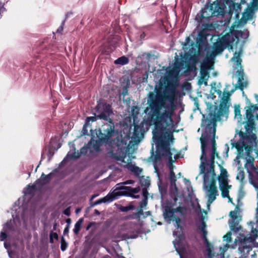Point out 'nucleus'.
<instances>
[{"mask_svg":"<svg viewBox=\"0 0 258 258\" xmlns=\"http://www.w3.org/2000/svg\"><path fill=\"white\" fill-rule=\"evenodd\" d=\"M155 144H156L157 150L156 155L154 157V167L155 172L156 173L157 176L160 178V173L159 172L157 164H160L162 159L167 161V165L170 171L169 180L171 186H174L176 191L177 190L175 182L176 181V176L173 171L174 166L173 163L174 160L172 159V155L176 152L174 149H171L170 144L168 140L165 139L164 136H156L153 137Z\"/></svg>","mask_w":258,"mask_h":258,"instance_id":"nucleus-4","label":"nucleus"},{"mask_svg":"<svg viewBox=\"0 0 258 258\" xmlns=\"http://www.w3.org/2000/svg\"><path fill=\"white\" fill-rule=\"evenodd\" d=\"M249 36V32L247 30L244 31L232 30L221 37L219 40L213 44V50L210 51L211 47L208 44H201L199 45V52L203 51V46L204 50L210 54H215V57L218 54L223 52L225 49L228 48L232 49L234 45H237L240 39H246Z\"/></svg>","mask_w":258,"mask_h":258,"instance_id":"nucleus-5","label":"nucleus"},{"mask_svg":"<svg viewBox=\"0 0 258 258\" xmlns=\"http://www.w3.org/2000/svg\"><path fill=\"white\" fill-rule=\"evenodd\" d=\"M140 181L141 185L146 187H148L150 185V181L149 179H146L144 176L140 177Z\"/></svg>","mask_w":258,"mask_h":258,"instance_id":"nucleus-36","label":"nucleus"},{"mask_svg":"<svg viewBox=\"0 0 258 258\" xmlns=\"http://www.w3.org/2000/svg\"><path fill=\"white\" fill-rule=\"evenodd\" d=\"M130 169L137 177H140V175L142 172V169L135 165H132Z\"/></svg>","mask_w":258,"mask_h":258,"instance_id":"nucleus-31","label":"nucleus"},{"mask_svg":"<svg viewBox=\"0 0 258 258\" xmlns=\"http://www.w3.org/2000/svg\"><path fill=\"white\" fill-rule=\"evenodd\" d=\"M255 110H258V107L255 105L250 104L248 107V109L246 110V116L247 118H251L252 116V112H254ZM257 118L258 119V114L257 115Z\"/></svg>","mask_w":258,"mask_h":258,"instance_id":"nucleus-27","label":"nucleus"},{"mask_svg":"<svg viewBox=\"0 0 258 258\" xmlns=\"http://www.w3.org/2000/svg\"><path fill=\"white\" fill-rule=\"evenodd\" d=\"M134 183V181L133 180H126L123 182H121V183H117L116 185V188H117L118 187H120L121 186H123V185H126V184H133Z\"/></svg>","mask_w":258,"mask_h":258,"instance_id":"nucleus-41","label":"nucleus"},{"mask_svg":"<svg viewBox=\"0 0 258 258\" xmlns=\"http://www.w3.org/2000/svg\"><path fill=\"white\" fill-rule=\"evenodd\" d=\"M214 58L215 54H210L207 52L206 57L202 63L201 68L209 70L212 69L213 68L212 67L214 64L213 60Z\"/></svg>","mask_w":258,"mask_h":258,"instance_id":"nucleus-16","label":"nucleus"},{"mask_svg":"<svg viewBox=\"0 0 258 258\" xmlns=\"http://www.w3.org/2000/svg\"><path fill=\"white\" fill-rule=\"evenodd\" d=\"M254 98H255V99H256V101L257 102V104H258V95L256 94H255L254 95Z\"/></svg>","mask_w":258,"mask_h":258,"instance_id":"nucleus-64","label":"nucleus"},{"mask_svg":"<svg viewBox=\"0 0 258 258\" xmlns=\"http://www.w3.org/2000/svg\"><path fill=\"white\" fill-rule=\"evenodd\" d=\"M94 214L96 215H99L100 214V213L98 210L95 209L94 210Z\"/></svg>","mask_w":258,"mask_h":258,"instance_id":"nucleus-59","label":"nucleus"},{"mask_svg":"<svg viewBox=\"0 0 258 258\" xmlns=\"http://www.w3.org/2000/svg\"><path fill=\"white\" fill-rule=\"evenodd\" d=\"M69 228H70V227H69V225H67L63 230V234L64 235L68 234L69 233Z\"/></svg>","mask_w":258,"mask_h":258,"instance_id":"nucleus-55","label":"nucleus"},{"mask_svg":"<svg viewBox=\"0 0 258 258\" xmlns=\"http://www.w3.org/2000/svg\"><path fill=\"white\" fill-rule=\"evenodd\" d=\"M253 149V148L251 149V151L248 154L246 153V150L243 149V154L241 155V156H240L239 152H237L238 154L235 159V160H237L238 164H239L240 163V161L239 160L240 158H245L246 159V163L244 165V167L248 174L257 170L253 164L254 159L250 155L252 152Z\"/></svg>","mask_w":258,"mask_h":258,"instance_id":"nucleus-12","label":"nucleus"},{"mask_svg":"<svg viewBox=\"0 0 258 258\" xmlns=\"http://www.w3.org/2000/svg\"><path fill=\"white\" fill-rule=\"evenodd\" d=\"M231 185H229L227 182V181L225 179H221L219 181V188H230Z\"/></svg>","mask_w":258,"mask_h":258,"instance_id":"nucleus-35","label":"nucleus"},{"mask_svg":"<svg viewBox=\"0 0 258 258\" xmlns=\"http://www.w3.org/2000/svg\"><path fill=\"white\" fill-rule=\"evenodd\" d=\"M103 144H106L105 143L101 141V135L98 137V140H95L91 138L87 146L83 147L80 151H76V148L74 147L73 151L69 152L62 162H66L68 159H77L81 155H86L88 150L91 154L99 152L100 151V147Z\"/></svg>","mask_w":258,"mask_h":258,"instance_id":"nucleus-8","label":"nucleus"},{"mask_svg":"<svg viewBox=\"0 0 258 258\" xmlns=\"http://www.w3.org/2000/svg\"><path fill=\"white\" fill-rule=\"evenodd\" d=\"M98 196V194H94L91 197V200H93V199L95 198L96 197H97V196Z\"/></svg>","mask_w":258,"mask_h":258,"instance_id":"nucleus-63","label":"nucleus"},{"mask_svg":"<svg viewBox=\"0 0 258 258\" xmlns=\"http://www.w3.org/2000/svg\"><path fill=\"white\" fill-rule=\"evenodd\" d=\"M174 209H171L169 207H166L163 211V215L165 219H168L170 221L171 220L175 221V226L177 228H180L181 219L175 215Z\"/></svg>","mask_w":258,"mask_h":258,"instance_id":"nucleus-14","label":"nucleus"},{"mask_svg":"<svg viewBox=\"0 0 258 258\" xmlns=\"http://www.w3.org/2000/svg\"><path fill=\"white\" fill-rule=\"evenodd\" d=\"M140 190V187L133 188L131 186H121L115 188L114 190V195L116 198L118 199L120 196H127L132 197L133 199L139 198V195H135Z\"/></svg>","mask_w":258,"mask_h":258,"instance_id":"nucleus-11","label":"nucleus"},{"mask_svg":"<svg viewBox=\"0 0 258 258\" xmlns=\"http://www.w3.org/2000/svg\"><path fill=\"white\" fill-rule=\"evenodd\" d=\"M91 126L90 124H88V123H84L82 131V135H88V129L87 128L88 127H90Z\"/></svg>","mask_w":258,"mask_h":258,"instance_id":"nucleus-42","label":"nucleus"},{"mask_svg":"<svg viewBox=\"0 0 258 258\" xmlns=\"http://www.w3.org/2000/svg\"><path fill=\"white\" fill-rule=\"evenodd\" d=\"M156 94L150 92L148 95L149 106L145 110L147 115L146 121L149 124L155 125L153 137L164 136L166 127L172 122V116L175 107L174 102H165V91L164 94L160 88L155 89Z\"/></svg>","mask_w":258,"mask_h":258,"instance_id":"nucleus-2","label":"nucleus"},{"mask_svg":"<svg viewBox=\"0 0 258 258\" xmlns=\"http://www.w3.org/2000/svg\"><path fill=\"white\" fill-rule=\"evenodd\" d=\"M116 199L115 195H114V190L112 192L109 193L105 197L103 198L100 199L93 204H91V207H93L97 205L101 204L102 203H110Z\"/></svg>","mask_w":258,"mask_h":258,"instance_id":"nucleus-18","label":"nucleus"},{"mask_svg":"<svg viewBox=\"0 0 258 258\" xmlns=\"http://www.w3.org/2000/svg\"><path fill=\"white\" fill-rule=\"evenodd\" d=\"M227 171H226V170H224V172H223L222 173V176L224 177V176H226L227 177Z\"/></svg>","mask_w":258,"mask_h":258,"instance_id":"nucleus-62","label":"nucleus"},{"mask_svg":"<svg viewBox=\"0 0 258 258\" xmlns=\"http://www.w3.org/2000/svg\"><path fill=\"white\" fill-rule=\"evenodd\" d=\"M64 22H65V21L63 20L61 23V26L57 29V31H56L57 33H60L62 31L63 26L64 24Z\"/></svg>","mask_w":258,"mask_h":258,"instance_id":"nucleus-52","label":"nucleus"},{"mask_svg":"<svg viewBox=\"0 0 258 258\" xmlns=\"http://www.w3.org/2000/svg\"><path fill=\"white\" fill-rule=\"evenodd\" d=\"M179 158H180V154H174V160H176L177 159H178Z\"/></svg>","mask_w":258,"mask_h":258,"instance_id":"nucleus-57","label":"nucleus"},{"mask_svg":"<svg viewBox=\"0 0 258 258\" xmlns=\"http://www.w3.org/2000/svg\"><path fill=\"white\" fill-rule=\"evenodd\" d=\"M68 246V244L66 242L63 237H62L61 238V243H60V249L62 251H64L67 249Z\"/></svg>","mask_w":258,"mask_h":258,"instance_id":"nucleus-40","label":"nucleus"},{"mask_svg":"<svg viewBox=\"0 0 258 258\" xmlns=\"http://www.w3.org/2000/svg\"><path fill=\"white\" fill-rule=\"evenodd\" d=\"M63 213L67 215V216H69L70 215H71V212H70V208H67V209H66L63 211Z\"/></svg>","mask_w":258,"mask_h":258,"instance_id":"nucleus-50","label":"nucleus"},{"mask_svg":"<svg viewBox=\"0 0 258 258\" xmlns=\"http://www.w3.org/2000/svg\"><path fill=\"white\" fill-rule=\"evenodd\" d=\"M225 149L226 150V154H227V156H228V152L229 151V146H228V145L227 144H226L225 145Z\"/></svg>","mask_w":258,"mask_h":258,"instance_id":"nucleus-56","label":"nucleus"},{"mask_svg":"<svg viewBox=\"0 0 258 258\" xmlns=\"http://www.w3.org/2000/svg\"><path fill=\"white\" fill-rule=\"evenodd\" d=\"M209 70L201 68V76L198 82L200 85H201L202 84H204L206 86L208 85V80L209 78Z\"/></svg>","mask_w":258,"mask_h":258,"instance_id":"nucleus-19","label":"nucleus"},{"mask_svg":"<svg viewBox=\"0 0 258 258\" xmlns=\"http://www.w3.org/2000/svg\"><path fill=\"white\" fill-rule=\"evenodd\" d=\"M57 223H54L53 225V230L55 231L56 229Z\"/></svg>","mask_w":258,"mask_h":258,"instance_id":"nucleus-60","label":"nucleus"},{"mask_svg":"<svg viewBox=\"0 0 258 258\" xmlns=\"http://www.w3.org/2000/svg\"><path fill=\"white\" fill-rule=\"evenodd\" d=\"M231 232H229L227 234L224 235L223 236L224 240H226L227 241V243L224 245L223 248V251L225 252L227 249L229 248V243L231 242L232 241V238H231Z\"/></svg>","mask_w":258,"mask_h":258,"instance_id":"nucleus-29","label":"nucleus"},{"mask_svg":"<svg viewBox=\"0 0 258 258\" xmlns=\"http://www.w3.org/2000/svg\"><path fill=\"white\" fill-rule=\"evenodd\" d=\"M235 117L240 121L242 119V115L240 114V109L239 105L235 106L234 108Z\"/></svg>","mask_w":258,"mask_h":258,"instance_id":"nucleus-33","label":"nucleus"},{"mask_svg":"<svg viewBox=\"0 0 258 258\" xmlns=\"http://www.w3.org/2000/svg\"><path fill=\"white\" fill-rule=\"evenodd\" d=\"M248 118V121L245 125V132L240 131L238 134L239 140L237 141H231L232 147H235L237 149L240 156L243 154V149L246 150V153L248 154L251 149L256 146V137L252 133L254 124L251 118Z\"/></svg>","mask_w":258,"mask_h":258,"instance_id":"nucleus-7","label":"nucleus"},{"mask_svg":"<svg viewBox=\"0 0 258 258\" xmlns=\"http://www.w3.org/2000/svg\"><path fill=\"white\" fill-rule=\"evenodd\" d=\"M98 119L97 117V114L95 116H89L87 117L85 120V123H88V124H90V122H94L97 120V119Z\"/></svg>","mask_w":258,"mask_h":258,"instance_id":"nucleus-43","label":"nucleus"},{"mask_svg":"<svg viewBox=\"0 0 258 258\" xmlns=\"http://www.w3.org/2000/svg\"><path fill=\"white\" fill-rule=\"evenodd\" d=\"M255 219L256 224L258 226V202L257 203V208L256 209V214H255Z\"/></svg>","mask_w":258,"mask_h":258,"instance_id":"nucleus-53","label":"nucleus"},{"mask_svg":"<svg viewBox=\"0 0 258 258\" xmlns=\"http://www.w3.org/2000/svg\"><path fill=\"white\" fill-rule=\"evenodd\" d=\"M201 126L204 131L200 138L202 150L200 174H204V188L208 198L207 206L210 207L219 195L214 171L215 158L216 156L219 157L215 139L216 120L214 118L206 119L205 115H203Z\"/></svg>","mask_w":258,"mask_h":258,"instance_id":"nucleus-1","label":"nucleus"},{"mask_svg":"<svg viewBox=\"0 0 258 258\" xmlns=\"http://www.w3.org/2000/svg\"><path fill=\"white\" fill-rule=\"evenodd\" d=\"M196 70V64L187 63V71L188 72H194Z\"/></svg>","mask_w":258,"mask_h":258,"instance_id":"nucleus-44","label":"nucleus"},{"mask_svg":"<svg viewBox=\"0 0 258 258\" xmlns=\"http://www.w3.org/2000/svg\"><path fill=\"white\" fill-rule=\"evenodd\" d=\"M143 125H135L134 126V132L132 138L134 140H139L143 135Z\"/></svg>","mask_w":258,"mask_h":258,"instance_id":"nucleus-24","label":"nucleus"},{"mask_svg":"<svg viewBox=\"0 0 258 258\" xmlns=\"http://www.w3.org/2000/svg\"><path fill=\"white\" fill-rule=\"evenodd\" d=\"M229 188H220L221 191V195L223 198H228L230 201L231 200L229 195Z\"/></svg>","mask_w":258,"mask_h":258,"instance_id":"nucleus-34","label":"nucleus"},{"mask_svg":"<svg viewBox=\"0 0 258 258\" xmlns=\"http://www.w3.org/2000/svg\"><path fill=\"white\" fill-rule=\"evenodd\" d=\"M95 109L98 119L107 121L103 124L99 130V135H101V141L112 147L115 141L113 139L115 134V127L114 122L110 118V116L113 114L111 106L106 103L100 102L98 103Z\"/></svg>","mask_w":258,"mask_h":258,"instance_id":"nucleus-6","label":"nucleus"},{"mask_svg":"<svg viewBox=\"0 0 258 258\" xmlns=\"http://www.w3.org/2000/svg\"><path fill=\"white\" fill-rule=\"evenodd\" d=\"M95 225H96V223L95 222H92L89 223V224L86 226V230H89L92 226Z\"/></svg>","mask_w":258,"mask_h":258,"instance_id":"nucleus-51","label":"nucleus"},{"mask_svg":"<svg viewBox=\"0 0 258 258\" xmlns=\"http://www.w3.org/2000/svg\"><path fill=\"white\" fill-rule=\"evenodd\" d=\"M128 62H129V59L127 57H126L125 56H122L118 58L114 62V63L115 64H120L121 66L126 64Z\"/></svg>","mask_w":258,"mask_h":258,"instance_id":"nucleus-28","label":"nucleus"},{"mask_svg":"<svg viewBox=\"0 0 258 258\" xmlns=\"http://www.w3.org/2000/svg\"><path fill=\"white\" fill-rule=\"evenodd\" d=\"M166 86L165 87V93L168 95H165V98L172 103L174 102L176 93V88L178 86L179 80L164 78Z\"/></svg>","mask_w":258,"mask_h":258,"instance_id":"nucleus-10","label":"nucleus"},{"mask_svg":"<svg viewBox=\"0 0 258 258\" xmlns=\"http://www.w3.org/2000/svg\"><path fill=\"white\" fill-rule=\"evenodd\" d=\"M58 238V235L56 233L52 231L50 232L49 234V242L50 243L53 242V239L57 240Z\"/></svg>","mask_w":258,"mask_h":258,"instance_id":"nucleus-38","label":"nucleus"},{"mask_svg":"<svg viewBox=\"0 0 258 258\" xmlns=\"http://www.w3.org/2000/svg\"><path fill=\"white\" fill-rule=\"evenodd\" d=\"M199 61V56L198 55H190L187 59V63L196 64Z\"/></svg>","mask_w":258,"mask_h":258,"instance_id":"nucleus-32","label":"nucleus"},{"mask_svg":"<svg viewBox=\"0 0 258 258\" xmlns=\"http://www.w3.org/2000/svg\"><path fill=\"white\" fill-rule=\"evenodd\" d=\"M200 223H197V226L198 228L201 230L202 233V238L203 240L204 243L207 247H209L210 244L207 239L208 232L206 230L207 225L205 222L204 221V217L202 215L200 218Z\"/></svg>","mask_w":258,"mask_h":258,"instance_id":"nucleus-15","label":"nucleus"},{"mask_svg":"<svg viewBox=\"0 0 258 258\" xmlns=\"http://www.w3.org/2000/svg\"><path fill=\"white\" fill-rule=\"evenodd\" d=\"M52 172H50L46 175L44 174V176H43V184H47L49 183L52 178Z\"/></svg>","mask_w":258,"mask_h":258,"instance_id":"nucleus-37","label":"nucleus"},{"mask_svg":"<svg viewBox=\"0 0 258 258\" xmlns=\"http://www.w3.org/2000/svg\"><path fill=\"white\" fill-rule=\"evenodd\" d=\"M242 54V48L239 50L238 52H235L233 56L231 58V61L234 62L233 66L234 69L236 70V76L237 77V84L239 88L241 90H243L244 88L246 87L247 85V81L244 78L243 71L242 69L241 62L242 59L241 56Z\"/></svg>","mask_w":258,"mask_h":258,"instance_id":"nucleus-9","label":"nucleus"},{"mask_svg":"<svg viewBox=\"0 0 258 258\" xmlns=\"http://www.w3.org/2000/svg\"><path fill=\"white\" fill-rule=\"evenodd\" d=\"M145 36H146V34L144 32H143L140 35L141 38H142V39L144 38Z\"/></svg>","mask_w":258,"mask_h":258,"instance_id":"nucleus-61","label":"nucleus"},{"mask_svg":"<svg viewBox=\"0 0 258 258\" xmlns=\"http://www.w3.org/2000/svg\"><path fill=\"white\" fill-rule=\"evenodd\" d=\"M249 182L254 187L258 189V171H255L248 174Z\"/></svg>","mask_w":258,"mask_h":258,"instance_id":"nucleus-21","label":"nucleus"},{"mask_svg":"<svg viewBox=\"0 0 258 258\" xmlns=\"http://www.w3.org/2000/svg\"><path fill=\"white\" fill-rule=\"evenodd\" d=\"M133 206H126V207H122L120 209L121 211L122 212H127L130 210L133 209Z\"/></svg>","mask_w":258,"mask_h":258,"instance_id":"nucleus-49","label":"nucleus"},{"mask_svg":"<svg viewBox=\"0 0 258 258\" xmlns=\"http://www.w3.org/2000/svg\"><path fill=\"white\" fill-rule=\"evenodd\" d=\"M16 226L14 220H10L8 221L3 227V230L5 231H14L15 230Z\"/></svg>","mask_w":258,"mask_h":258,"instance_id":"nucleus-25","label":"nucleus"},{"mask_svg":"<svg viewBox=\"0 0 258 258\" xmlns=\"http://www.w3.org/2000/svg\"><path fill=\"white\" fill-rule=\"evenodd\" d=\"M230 95L231 94L229 92H223L220 104V109H226L228 107Z\"/></svg>","mask_w":258,"mask_h":258,"instance_id":"nucleus-20","label":"nucleus"},{"mask_svg":"<svg viewBox=\"0 0 258 258\" xmlns=\"http://www.w3.org/2000/svg\"><path fill=\"white\" fill-rule=\"evenodd\" d=\"M142 195L144 199L148 200V192L146 188H143L142 189Z\"/></svg>","mask_w":258,"mask_h":258,"instance_id":"nucleus-48","label":"nucleus"},{"mask_svg":"<svg viewBox=\"0 0 258 258\" xmlns=\"http://www.w3.org/2000/svg\"><path fill=\"white\" fill-rule=\"evenodd\" d=\"M66 223H67V225H69V227H70V225L71 223V220L70 218H68L66 219Z\"/></svg>","mask_w":258,"mask_h":258,"instance_id":"nucleus-58","label":"nucleus"},{"mask_svg":"<svg viewBox=\"0 0 258 258\" xmlns=\"http://www.w3.org/2000/svg\"><path fill=\"white\" fill-rule=\"evenodd\" d=\"M241 212L240 209L236 207L233 211L230 212V219L228 221L230 230L234 233L239 232L235 239L238 241L240 253L239 258H256V254L252 249L255 239L258 237V230L252 228L250 234L242 229L239 224L242 218Z\"/></svg>","mask_w":258,"mask_h":258,"instance_id":"nucleus-3","label":"nucleus"},{"mask_svg":"<svg viewBox=\"0 0 258 258\" xmlns=\"http://www.w3.org/2000/svg\"><path fill=\"white\" fill-rule=\"evenodd\" d=\"M138 237V235L137 234H134V235H128L127 234H124L122 235V237L123 239H134Z\"/></svg>","mask_w":258,"mask_h":258,"instance_id":"nucleus-46","label":"nucleus"},{"mask_svg":"<svg viewBox=\"0 0 258 258\" xmlns=\"http://www.w3.org/2000/svg\"><path fill=\"white\" fill-rule=\"evenodd\" d=\"M219 9L220 8L217 4H210V6L206 5L201 10V19L208 20L213 16L220 14L221 12L219 11Z\"/></svg>","mask_w":258,"mask_h":258,"instance_id":"nucleus-13","label":"nucleus"},{"mask_svg":"<svg viewBox=\"0 0 258 258\" xmlns=\"http://www.w3.org/2000/svg\"><path fill=\"white\" fill-rule=\"evenodd\" d=\"M190 39L189 38V37H187L186 38H185V41L183 43V46H186L187 45H188L189 43L190 42Z\"/></svg>","mask_w":258,"mask_h":258,"instance_id":"nucleus-54","label":"nucleus"},{"mask_svg":"<svg viewBox=\"0 0 258 258\" xmlns=\"http://www.w3.org/2000/svg\"><path fill=\"white\" fill-rule=\"evenodd\" d=\"M44 176V174L42 173L41 176L39 179H38L35 183L32 185H28L27 186V193L31 194L34 190H37L40 189L43 185L45 184H43V176Z\"/></svg>","mask_w":258,"mask_h":258,"instance_id":"nucleus-17","label":"nucleus"},{"mask_svg":"<svg viewBox=\"0 0 258 258\" xmlns=\"http://www.w3.org/2000/svg\"><path fill=\"white\" fill-rule=\"evenodd\" d=\"M174 212L179 213L182 215L185 214L186 212V208L184 207H178L176 209H174Z\"/></svg>","mask_w":258,"mask_h":258,"instance_id":"nucleus-39","label":"nucleus"},{"mask_svg":"<svg viewBox=\"0 0 258 258\" xmlns=\"http://www.w3.org/2000/svg\"><path fill=\"white\" fill-rule=\"evenodd\" d=\"M83 222V218H82L79 219V220L75 223V227L73 229V232L76 235H77L79 233Z\"/></svg>","mask_w":258,"mask_h":258,"instance_id":"nucleus-30","label":"nucleus"},{"mask_svg":"<svg viewBox=\"0 0 258 258\" xmlns=\"http://www.w3.org/2000/svg\"><path fill=\"white\" fill-rule=\"evenodd\" d=\"M180 71L173 67L167 71L166 76L165 77L166 79H172L174 80H178V76Z\"/></svg>","mask_w":258,"mask_h":258,"instance_id":"nucleus-23","label":"nucleus"},{"mask_svg":"<svg viewBox=\"0 0 258 258\" xmlns=\"http://www.w3.org/2000/svg\"><path fill=\"white\" fill-rule=\"evenodd\" d=\"M239 171L237 174L236 175V179L237 180H239L240 182L241 183V189L242 190V188L243 186V184L245 183L244 180V172L243 170L240 169V168H238Z\"/></svg>","mask_w":258,"mask_h":258,"instance_id":"nucleus-26","label":"nucleus"},{"mask_svg":"<svg viewBox=\"0 0 258 258\" xmlns=\"http://www.w3.org/2000/svg\"><path fill=\"white\" fill-rule=\"evenodd\" d=\"M184 63L185 60L183 58H179L177 55H176L175 57V61L172 67L180 72L183 68Z\"/></svg>","mask_w":258,"mask_h":258,"instance_id":"nucleus-22","label":"nucleus"},{"mask_svg":"<svg viewBox=\"0 0 258 258\" xmlns=\"http://www.w3.org/2000/svg\"><path fill=\"white\" fill-rule=\"evenodd\" d=\"M148 200L143 199L142 201L140 203L139 206L141 209H143L146 207L147 205Z\"/></svg>","mask_w":258,"mask_h":258,"instance_id":"nucleus-45","label":"nucleus"},{"mask_svg":"<svg viewBox=\"0 0 258 258\" xmlns=\"http://www.w3.org/2000/svg\"><path fill=\"white\" fill-rule=\"evenodd\" d=\"M7 231H2L0 233V241H4L7 237V234L6 233Z\"/></svg>","mask_w":258,"mask_h":258,"instance_id":"nucleus-47","label":"nucleus"}]
</instances>
